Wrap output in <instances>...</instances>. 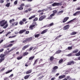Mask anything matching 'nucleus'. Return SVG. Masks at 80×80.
I'll list each match as a JSON object with an SVG mask.
<instances>
[{"mask_svg": "<svg viewBox=\"0 0 80 80\" xmlns=\"http://www.w3.org/2000/svg\"><path fill=\"white\" fill-rule=\"evenodd\" d=\"M0 26L3 27L4 28H7L8 26V24L7 21H5V20H3L0 21Z\"/></svg>", "mask_w": 80, "mask_h": 80, "instance_id": "nucleus-1", "label": "nucleus"}, {"mask_svg": "<svg viewBox=\"0 0 80 80\" xmlns=\"http://www.w3.org/2000/svg\"><path fill=\"white\" fill-rule=\"evenodd\" d=\"M35 26H37V23L36 22H33L32 24L29 26V28L30 30H33V28H35Z\"/></svg>", "mask_w": 80, "mask_h": 80, "instance_id": "nucleus-2", "label": "nucleus"}, {"mask_svg": "<svg viewBox=\"0 0 80 80\" xmlns=\"http://www.w3.org/2000/svg\"><path fill=\"white\" fill-rule=\"evenodd\" d=\"M33 40V37H31L28 38H26L23 41V43H27V42H29L32 41Z\"/></svg>", "mask_w": 80, "mask_h": 80, "instance_id": "nucleus-3", "label": "nucleus"}, {"mask_svg": "<svg viewBox=\"0 0 80 80\" xmlns=\"http://www.w3.org/2000/svg\"><path fill=\"white\" fill-rule=\"evenodd\" d=\"M5 54H1L0 55V57L1 58L0 59V63H1L5 59Z\"/></svg>", "mask_w": 80, "mask_h": 80, "instance_id": "nucleus-4", "label": "nucleus"}, {"mask_svg": "<svg viewBox=\"0 0 80 80\" xmlns=\"http://www.w3.org/2000/svg\"><path fill=\"white\" fill-rule=\"evenodd\" d=\"M69 28H70V25H67L64 26V27H63V30L65 31L68 30L69 29Z\"/></svg>", "mask_w": 80, "mask_h": 80, "instance_id": "nucleus-5", "label": "nucleus"}, {"mask_svg": "<svg viewBox=\"0 0 80 80\" xmlns=\"http://www.w3.org/2000/svg\"><path fill=\"white\" fill-rule=\"evenodd\" d=\"M52 5L53 7H55V6H61L62 4H61V3L55 2L53 3Z\"/></svg>", "mask_w": 80, "mask_h": 80, "instance_id": "nucleus-6", "label": "nucleus"}, {"mask_svg": "<svg viewBox=\"0 0 80 80\" xmlns=\"http://www.w3.org/2000/svg\"><path fill=\"white\" fill-rule=\"evenodd\" d=\"M75 63V62L73 61H71L70 62H69L67 63V65H74Z\"/></svg>", "mask_w": 80, "mask_h": 80, "instance_id": "nucleus-7", "label": "nucleus"}, {"mask_svg": "<svg viewBox=\"0 0 80 80\" xmlns=\"http://www.w3.org/2000/svg\"><path fill=\"white\" fill-rule=\"evenodd\" d=\"M46 18V16L45 15H43L41 17L39 18V21H42V20H43V19H45Z\"/></svg>", "mask_w": 80, "mask_h": 80, "instance_id": "nucleus-8", "label": "nucleus"}, {"mask_svg": "<svg viewBox=\"0 0 80 80\" xmlns=\"http://www.w3.org/2000/svg\"><path fill=\"white\" fill-rule=\"evenodd\" d=\"M26 30H27L26 29L20 30L19 32V34H22V33H23L25 32H26Z\"/></svg>", "mask_w": 80, "mask_h": 80, "instance_id": "nucleus-9", "label": "nucleus"}, {"mask_svg": "<svg viewBox=\"0 0 80 80\" xmlns=\"http://www.w3.org/2000/svg\"><path fill=\"white\" fill-rule=\"evenodd\" d=\"M69 19V17H66L64 18L63 19V21H62V22L63 23H65L67 22V20H68Z\"/></svg>", "mask_w": 80, "mask_h": 80, "instance_id": "nucleus-10", "label": "nucleus"}, {"mask_svg": "<svg viewBox=\"0 0 80 80\" xmlns=\"http://www.w3.org/2000/svg\"><path fill=\"white\" fill-rule=\"evenodd\" d=\"M80 14V11H78L76 12L75 13L73 14V16H77V15H78Z\"/></svg>", "mask_w": 80, "mask_h": 80, "instance_id": "nucleus-11", "label": "nucleus"}, {"mask_svg": "<svg viewBox=\"0 0 80 80\" xmlns=\"http://www.w3.org/2000/svg\"><path fill=\"white\" fill-rule=\"evenodd\" d=\"M29 47V45H27L25 46H24L22 48V50H25L26 48H27L28 47Z\"/></svg>", "mask_w": 80, "mask_h": 80, "instance_id": "nucleus-12", "label": "nucleus"}, {"mask_svg": "<svg viewBox=\"0 0 80 80\" xmlns=\"http://www.w3.org/2000/svg\"><path fill=\"white\" fill-rule=\"evenodd\" d=\"M55 15V14H53V13L51 14L50 15V17H48V19H52V18H53V16H54Z\"/></svg>", "mask_w": 80, "mask_h": 80, "instance_id": "nucleus-13", "label": "nucleus"}, {"mask_svg": "<svg viewBox=\"0 0 80 80\" xmlns=\"http://www.w3.org/2000/svg\"><path fill=\"white\" fill-rule=\"evenodd\" d=\"M76 20V18H74L73 19L68 22H67V24H68L69 23H72V22H74V20Z\"/></svg>", "mask_w": 80, "mask_h": 80, "instance_id": "nucleus-14", "label": "nucleus"}, {"mask_svg": "<svg viewBox=\"0 0 80 80\" xmlns=\"http://www.w3.org/2000/svg\"><path fill=\"white\" fill-rule=\"evenodd\" d=\"M63 12V10H61V11H59L57 13V14L58 15H61L62 13Z\"/></svg>", "mask_w": 80, "mask_h": 80, "instance_id": "nucleus-15", "label": "nucleus"}, {"mask_svg": "<svg viewBox=\"0 0 80 80\" xmlns=\"http://www.w3.org/2000/svg\"><path fill=\"white\" fill-rule=\"evenodd\" d=\"M47 31H48V29H46L42 32L41 34H44V33H45Z\"/></svg>", "mask_w": 80, "mask_h": 80, "instance_id": "nucleus-16", "label": "nucleus"}, {"mask_svg": "<svg viewBox=\"0 0 80 80\" xmlns=\"http://www.w3.org/2000/svg\"><path fill=\"white\" fill-rule=\"evenodd\" d=\"M53 60H54V57H53V56H51L49 58L50 61H51V62H53Z\"/></svg>", "mask_w": 80, "mask_h": 80, "instance_id": "nucleus-17", "label": "nucleus"}, {"mask_svg": "<svg viewBox=\"0 0 80 80\" xmlns=\"http://www.w3.org/2000/svg\"><path fill=\"white\" fill-rule=\"evenodd\" d=\"M65 75L60 76L59 77V79H62L63 78H65Z\"/></svg>", "mask_w": 80, "mask_h": 80, "instance_id": "nucleus-18", "label": "nucleus"}, {"mask_svg": "<svg viewBox=\"0 0 80 80\" xmlns=\"http://www.w3.org/2000/svg\"><path fill=\"white\" fill-rule=\"evenodd\" d=\"M32 69L29 70L28 71H27L26 72V74H29L31 73H32Z\"/></svg>", "mask_w": 80, "mask_h": 80, "instance_id": "nucleus-19", "label": "nucleus"}, {"mask_svg": "<svg viewBox=\"0 0 80 80\" xmlns=\"http://www.w3.org/2000/svg\"><path fill=\"white\" fill-rule=\"evenodd\" d=\"M35 58V56H31L29 57V60L30 61V60H33V58Z\"/></svg>", "mask_w": 80, "mask_h": 80, "instance_id": "nucleus-20", "label": "nucleus"}, {"mask_svg": "<svg viewBox=\"0 0 80 80\" xmlns=\"http://www.w3.org/2000/svg\"><path fill=\"white\" fill-rule=\"evenodd\" d=\"M54 25V23L53 22L51 23V24H48L47 25V27H52V26H53Z\"/></svg>", "mask_w": 80, "mask_h": 80, "instance_id": "nucleus-21", "label": "nucleus"}, {"mask_svg": "<svg viewBox=\"0 0 80 80\" xmlns=\"http://www.w3.org/2000/svg\"><path fill=\"white\" fill-rule=\"evenodd\" d=\"M38 60H39V59L38 58L35 61L34 63L33 64V65L34 66L35 65V64L38 62V61H39Z\"/></svg>", "mask_w": 80, "mask_h": 80, "instance_id": "nucleus-22", "label": "nucleus"}, {"mask_svg": "<svg viewBox=\"0 0 80 80\" xmlns=\"http://www.w3.org/2000/svg\"><path fill=\"white\" fill-rule=\"evenodd\" d=\"M35 17V15H33L29 17L28 18L29 20H32V18H34Z\"/></svg>", "mask_w": 80, "mask_h": 80, "instance_id": "nucleus-23", "label": "nucleus"}, {"mask_svg": "<svg viewBox=\"0 0 80 80\" xmlns=\"http://www.w3.org/2000/svg\"><path fill=\"white\" fill-rule=\"evenodd\" d=\"M30 74L26 75L24 77V79H27L28 78H29V77H30Z\"/></svg>", "mask_w": 80, "mask_h": 80, "instance_id": "nucleus-24", "label": "nucleus"}, {"mask_svg": "<svg viewBox=\"0 0 80 80\" xmlns=\"http://www.w3.org/2000/svg\"><path fill=\"white\" fill-rule=\"evenodd\" d=\"M63 59L62 58L60 59L59 61V63H63Z\"/></svg>", "mask_w": 80, "mask_h": 80, "instance_id": "nucleus-25", "label": "nucleus"}, {"mask_svg": "<svg viewBox=\"0 0 80 80\" xmlns=\"http://www.w3.org/2000/svg\"><path fill=\"white\" fill-rule=\"evenodd\" d=\"M13 46V44H9L7 46H6V48H8V47H11Z\"/></svg>", "mask_w": 80, "mask_h": 80, "instance_id": "nucleus-26", "label": "nucleus"}, {"mask_svg": "<svg viewBox=\"0 0 80 80\" xmlns=\"http://www.w3.org/2000/svg\"><path fill=\"white\" fill-rule=\"evenodd\" d=\"M77 32H73L70 34L71 35H76L77 34Z\"/></svg>", "mask_w": 80, "mask_h": 80, "instance_id": "nucleus-27", "label": "nucleus"}, {"mask_svg": "<svg viewBox=\"0 0 80 80\" xmlns=\"http://www.w3.org/2000/svg\"><path fill=\"white\" fill-rule=\"evenodd\" d=\"M62 52V50H58V51H56V54H58V53H60Z\"/></svg>", "mask_w": 80, "mask_h": 80, "instance_id": "nucleus-28", "label": "nucleus"}, {"mask_svg": "<svg viewBox=\"0 0 80 80\" xmlns=\"http://www.w3.org/2000/svg\"><path fill=\"white\" fill-rule=\"evenodd\" d=\"M28 52H25L23 53V56H26V55H28Z\"/></svg>", "mask_w": 80, "mask_h": 80, "instance_id": "nucleus-29", "label": "nucleus"}, {"mask_svg": "<svg viewBox=\"0 0 80 80\" xmlns=\"http://www.w3.org/2000/svg\"><path fill=\"white\" fill-rule=\"evenodd\" d=\"M79 51L78 49H76V50H74L73 51H72V52L73 53H77Z\"/></svg>", "mask_w": 80, "mask_h": 80, "instance_id": "nucleus-30", "label": "nucleus"}, {"mask_svg": "<svg viewBox=\"0 0 80 80\" xmlns=\"http://www.w3.org/2000/svg\"><path fill=\"white\" fill-rule=\"evenodd\" d=\"M19 24L20 25H23V24H24V23L22 21H20L19 22Z\"/></svg>", "mask_w": 80, "mask_h": 80, "instance_id": "nucleus-31", "label": "nucleus"}, {"mask_svg": "<svg viewBox=\"0 0 80 80\" xmlns=\"http://www.w3.org/2000/svg\"><path fill=\"white\" fill-rule=\"evenodd\" d=\"M75 56H80V51H79L78 53L75 54Z\"/></svg>", "mask_w": 80, "mask_h": 80, "instance_id": "nucleus-32", "label": "nucleus"}, {"mask_svg": "<svg viewBox=\"0 0 80 80\" xmlns=\"http://www.w3.org/2000/svg\"><path fill=\"white\" fill-rule=\"evenodd\" d=\"M18 9L19 10H22L23 9V7H22L21 6H20V7H19L18 8Z\"/></svg>", "mask_w": 80, "mask_h": 80, "instance_id": "nucleus-33", "label": "nucleus"}, {"mask_svg": "<svg viewBox=\"0 0 80 80\" xmlns=\"http://www.w3.org/2000/svg\"><path fill=\"white\" fill-rule=\"evenodd\" d=\"M16 48H12L11 49H10V50L8 51V52H12V51H13V50H15Z\"/></svg>", "mask_w": 80, "mask_h": 80, "instance_id": "nucleus-34", "label": "nucleus"}, {"mask_svg": "<svg viewBox=\"0 0 80 80\" xmlns=\"http://www.w3.org/2000/svg\"><path fill=\"white\" fill-rule=\"evenodd\" d=\"M67 55L68 56V57H73V54H72V53H70Z\"/></svg>", "mask_w": 80, "mask_h": 80, "instance_id": "nucleus-35", "label": "nucleus"}, {"mask_svg": "<svg viewBox=\"0 0 80 80\" xmlns=\"http://www.w3.org/2000/svg\"><path fill=\"white\" fill-rule=\"evenodd\" d=\"M58 66H55L52 68V69H54V70H57V69H58Z\"/></svg>", "mask_w": 80, "mask_h": 80, "instance_id": "nucleus-36", "label": "nucleus"}, {"mask_svg": "<svg viewBox=\"0 0 80 80\" xmlns=\"http://www.w3.org/2000/svg\"><path fill=\"white\" fill-rule=\"evenodd\" d=\"M10 5V2H9L6 5V6L7 7H9Z\"/></svg>", "mask_w": 80, "mask_h": 80, "instance_id": "nucleus-37", "label": "nucleus"}, {"mask_svg": "<svg viewBox=\"0 0 80 80\" xmlns=\"http://www.w3.org/2000/svg\"><path fill=\"white\" fill-rule=\"evenodd\" d=\"M40 36V34H35L34 36L35 38H38V37Z\"/></svg>", "mask_w": 80, "mask_h": 80, "instance_id": "nucleus-38", "label": "nucleus"}, {"mask_svg": "<svg viewBox=\"0 0 80 80\" xmlns=\"http://www.w3.org/2000/svg\"><path fill=\"white\" fill-rule=\"evenodd\" d=\"M12 69H11L10 70L8 71V72H6V74H7L8 73H10V72H12Z\"/></svg>", "mask_w": 80, "mask_h": 80, "instance_id": "nucleus-39", "label": "nucleus"}, {"mask_svg": "<svg viewBox=\"0 0 80 80\" xmlns=\"http://www.w3.org/2000/svg\"><path fill=\"white\" fill-rule=\"evenodd\" d=\"M16 35H14L12 36H10L8 37V38H15V37H16Z\"/></svg>", "mask_w": 80, "mask_h": 80, "instance_id": "nucleus-40", "label": "nucleus"}, {"mask_svg": "<svg viewBox=\"0 0 80 80\" xmlns=\"http://www.w3.org/2000/svg\"><path fill=\"white\" fill-rule=\"evenodd\" d=\"M15 21V19H11L9 20V22L10 23H11L12 22H14Z\"/></svg>", "mask_w": 80, "mask_h": 80, "instance_id": "nucleus-41", "label": "nucleus"}, {"mask_svg": "<svg viewBox=\"0 0 80 80\" xmlns=\"http://www.w3.org/2000/svg\"><path fill=\"white\" fill-rule=\"evenodd\" d=\"M57 72V70H55V69H53V70H52V73H55V72Z\"/></svg>", "mask_w": 80, "mask_h": 80, "instance_id": "nucleus-42", "label": "nucleus"}, {"mask_svg": "<svg viewBox=\"0 0 80 80\" xmlns=\"http://www.w3.org/2000/svg\"><path fill=\"white\" fill-rule=\"evenodd\" d=\"M22 57H23L22 56H21V57L18 56L17 58V60H21V59H22Z\"/></svg>", "mask_w": 80, "mask_h": 80, "instance_id": "nucleus-43", "label": "nucleus"}, {"mask_svg": "<svg viewBox=\"0 0 80 80\" xmlns=\"http://www.w3.org/2000/svg\"><path fill=\"white\" fill-rule=\"evenodd\" d=\"M62 37V35H60L59 36H57L55 38V40H57L58 38H60V37Z\"/></svg>", "mask_w": 80, "mask_h": 80, "instance_id": "nucleus-44", "label": "nucleus"}, {"mask_svg": "<svg viewBox=\"0 0 80 80\" xmlns=\"http://www.w3.org/2000/svg\"><path fill=\"white\" fill-rule=\"evenodd\" d=\"M11 33V32H8V33H7V34L5 35L6 37H7L8 35H9Z\"/></svg>", "mask_w": 80, "mask_h": 80, "instance_id": "nucleus-45", "label": "nucleus"}, {"mask_svg": "<svg viewBox=\"0 0 80 80\" xmlns=\"http://www.w3.org/2000/svg\"><path fill=\"white\" fill-rule=\"evenodd\" d=\"M53 14H54V15H55V13H57V10H55L53 11Z\"/></svg>", "mask_w": 80, "mask_h": 80, "instance_id": "nucleus-46", "label": "nucleus"}, {"mask_svg": "<svg viewBox=\"0 0 80 80\" xmlns=\"http://www.w3.org/2000/svg\"><path fill=\"white\" fill-rule=\"evenodd\" d=\"M38 20V18H35L33 20V22H35L36 21H37Z\"/></svg>", "mask_w": 80, "mask_h": 80, "instance_id": "nucleus-47", "label": "nucleus"}, {"mask_svg": "<svg viewBox=\"0 0 80 80\" xmlns=\"http://www.w3.org/2000/svg\"><path fill=\"white\" fill-rule=\"evenodd\" d=\"M22 21L23 22H26V21H27V19H26L25 18H24L22 19Z\"/></svg>", "mask_w": 80, "mask_h": 80, "instance_id": "nucleus-48", "label": "nucleus"}, {"mask_svg": "<svg viewBox=\"0 0 80 80\" xmlns=\"http://www.w3.org/2000/svg\"><path fill=\"white\" fill-rule=\"evenodd\" d=\"M17 3H18V1H16L14 2V4L15 5H17Z\"/></svg>", "mask_w": 80, "mask_h": 80, "instance_id": "nucleus-49", "label": "nucleus"}, {"mask_svg": "<svg viewBox=\"0 0 80 80\" xmlns=\"http://www.w3.org/2000/svg\"><path fill=\"white\" fill-rule=\"evenodd\" d=\"M29 62H30V61H28V62L26 63V64L25 65V67H28V65H27V64H28V63Z\"/></svg>", "mask_w": 80, "mask_h": 80, "instance_id": "nucleus-50", "label": "nucleus"}, {"mask_svg": "<svg viewBox=\"0 0 80 80\" xmlns=\"http://www.w3.org/2000/svg\"><path fill=\"white\" fill-rule=\"evenodd\" d=\"M68 50H72V47H68Z\"/></svg>", "mask_w": 80, "mask_h": 80, "instance_id": "nucleus-51", "label": "nucleus"}, {"mask_svg": "<svg viewBox=\"0 0 80 80\" xmlns=\"http://www.w3.org/2000/svg\"><path fill=\"white\" fill-rule=\"evenodd\" d=\"M33 48V47H31L29 49V51H31V50H32V49Z\"/></svg>", "mask_w": 80, "mask_h": 80, "instance_id": "nucleus-52", "label": "nucleus"}, {"mask_svg": "<svg viewBox=\"0 0 80 80\" xmlns=\"http://www.w3.org/2000/svg\"><path fill=\"white\" fill-rule=\"evenodd\" d=\"M66 78H67V79H68V80H69V79H70V78H70V76H67Z\"/></svg>", "mask_w": 80, "mask_h": 80, "instance_id": "nucleus-53", "label": "nucleus"}, {"mask_svg": "<svg viewBox=\"0 0 80 80\" xmlns=\"http://www.w3.org/2000/svg\"><path fill=\"white\" fill-rule=\"evenodd\" d=\"M24 6H25V4L24 3H22L20 5V7H24Z\"/></svg>", "mask_w": 80, "mask_h": 80, "instance_id": "nucleus-54", "label": "nucleus"}, {"mask_svg": "<svg viewBox=\"0 0 80 80\" xmlns=\"http://www.w3.org/2000/svg\"><path fill=\"white\" fill-rule=\"evenodd\" d=\"M4 2V0H0V3H2Z\"/></svg>", "mask_w": 80, "mask_h": 80, "instance_id": "nucleus-55", "label": "nucleus"}, {"mask_svg": "<svg viewBox=\"0 0 80 80\" xmlns=\"http://www.w3.org/2000/svg\"><path fill=\"white\" fill-rule=\"evenodd\" d=\"M28 10L29 11V12H30V11L32 10V8H29L28 9Z\"/></svg>", "mask_w": 80, "mask_h": 80, "instance_id": "nucleus-56", "label": "nucleus"}, {"mask_svg": "<svg viewBox=\"0 0 80 80\" xmlns=\"http://www.w3.org/2000/svg\"><path fill=\"white\" fill-rule=\"evenodd\" d=\"M4 50V49H0V53L1 52H3V51Z\"/></svg>", "mask_w": 80, "mask_h": 80, "instance_id": "nucleus-57", "label": "nucleus"}, {"mask_svg": "<svg viewBox=\"0 0 80 80\" xmlns=\"http://www.w3.org/2000/svg\"><path fill=\"white\" fill-rule=\"evenodd\" d=\"M28 33H29V31H27L26 32V34H28Z\"/></svg>", "mask_w": 80, "mask_h": 80, "instance_id": "nucleus-58", "label": "nucleus"}, {"mask_svg": "<svg viewBox=\"0 0 80 80\" xmlns=\"http://www.w3.org/2000/svg\"><path fill=\"white\" fill-rule=\"evenodd\" d=\"M16 23L15 24V26H17L18 24V22H15Z\"/></svg>", "mask_w": 80, "mask_h": 80, "instance_id": "nucleus-59", "label": "nucleus"}, {"mask_svg": "<svg viewBox=\"0 0 80 80\" xmlns=\"http://www.w3.org/2000/svg\"><path fill=\"white\" fill-rule=\"evenodd\" d=\"M42 61H43V60H42V59H41L39 61V63H41V62H42Z\"/></svg>", "mask_w": 80, "mask_h": 80, "instance_id": "nucleus-60", "label": "nucleus"}, {"mask_svg": "<svg viewBox=\"0 0 80 80\" xmlns=\"http://www.w3.org/2000/svg\"><path fill=\"white\" fill-rule=\"evenodd\" d=\"M14 25H15V22H12V27H13V26H14Z\"/></svg>", "mask_w": 80, "mask_h": 80, "instance_id": "nucleus-61", "label": "nucleus"}, {"mask_svg": "<svg viewBox=\"0 0 80 80\" xmlns=\"http://www.w3.org/2000/svg\"><path fill=\"white\" fill-rule=\"evenodd\" d=\"M43 77H44V76H42L40 77L39 78V79H42V78H43Z\"/></svg>", "mask_w": 80, "mask_h": 80, "instance_id": "nucleus-62", "label": "nucleus"}, {"mask_svg": "<svg viewBox=\"0 0 80 80\" xmlns=\"http://www.w3.org/2000/svg\"><path fill=\"white\" fill-rule=\"evenodd\" d=\"M69 80H76L75 79H72V78L69 79Z\"/></svg>", "mask_w": 80, "mask_h": 80, "instance_id": "nucleus-63", "label": "nucleus"}, {"mask_svg": "<svg viewBox=\"0 0 80 80\" xmlns=\"http://www.w3.org/2000/svg\"><path fill=\"white\" fill-rule=\"evenodd\" d=\"M76 10H80V7L79 8H78L76 9Z\"/></svg>", "mask_w": 80, "mask_h": 80, "instance_id": "nucleus-64", "label": "nucleus"}]
</instances>
